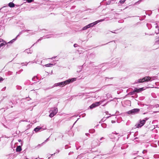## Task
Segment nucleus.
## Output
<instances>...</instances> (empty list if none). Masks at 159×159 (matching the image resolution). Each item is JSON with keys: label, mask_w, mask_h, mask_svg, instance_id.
<instances>
[{"label": "nucleus", "mask_w": 159, "mask_h": 159, "mask_svg": "<svg viewBox=\"0 0 159 159\" xmlns=\"http://www.w3.org/2000/svg\"><path fill=\"white\" fill-rule=\"evenodd\" d=\"M148 118H145L143 120H139V123L138 124H136L135 126L136 128H139L142 127L145 123L146 121L148 120Z\"/></svg>", "instance_id": "nucleus-1"}, {"label": "nucleus", "mask_w": 159, "mask_h": 159, "mask_svg": "<svg viewBox=\"0 0 159 159\" xmlns=\"http://www.w3.org/2000/svg\"><path fill=\"white\" fill-rule=\"evenodd\" d=\"M151 78L150 77L148 76L144 77L142 79H140L138 80L136 83H141L144 82H148L150 80Z\"/></svg>", "instance_id": "nucleus-2"}, {"label": "nucleus", "mask_w": 159, "mask_h": 159, "mask_svg": "<svg viewBox=\"0 0 159 159\" xmlns=\"http://www.w3.org/2000/svg\"><path fill=\"white\" fill-rule=\"evenodd\" d=\"M71 80H66L65 81L59 83H58L57 84L59 86H63L66 85V84H69L70 82H72Z\"/></svg>", "instance_id": "nucleus-3"}, {"label": "nucleus", "mask_w": 159, "mask_h": 159, "mask_svg": "<svg viewBox=\"0 0 159 159\" xmlns=\"http://www.w3.org/2000/svg\"><path fill=\"white\" fill-rule=\"evenodd\" d=\"M140 111V109L138 108H135L133 109L130 110L128 111L127 113L129 114H135V113H137L139 112Z\"/></svg>", "instance_id": "nucleus-4"}, {"label": "nucleus", "mask_w": 159, "mask_h": 159, "mask_svg": "<svg viewBox=\"0 0 159 159\" xmlns=\"http://www.w3.org/2000/svg\"><path fill=\"white\" fill-rule=\"evenodd\" d=\"M58 111V109L57 108H54L53 111H52L49 115V116L50 117H52L54 116Z\"/></svg>", "instance_id": "nucleus-5"}, {"label": "nucleus", "mask_w": 159, "mask_h": 159, "mask_svg": "<svg viewBox=\"0 0 159 159\" xmlns=\"http://www.w3.org/2000/svg\"><path fill=\"white\" fill-rule=\"evenodd\" d=\"M100 104V102H95L94 103H93L92 105H91L90 107V108L91 109H92L93 108H94L99 105Z\"/></svg>", "instance_id": "nucleus-6"}, {"label": "nucleus", "mask_w": 159, "mask_h": 159, "mask_svg": "<svg viewBox=\"0 0 159 159\" xmlns=\"http://www.w3.org/2000/svg\"><path fill=\"white\" fill-rule=\"evenodd\" d=\"M143 88H140L139 89H137V88H135V89L134 90L133 93H134L135 92H139L140 91H143Z\"/></svg>", "instance_id": "nucleus-7"}, {"label": "nucleus", "mask_w": 159, "mask_h": 159, "mask_svg": "<svg viewBox=\"0 0 159 159\" xmlns=\"http://www.w3.org/2000/svg\"><path fill=\"white\" fill-rule=\"evenodd\" d=\"M22 148L20 146H18L16 149V151L17 152H20Z\"/></svg>", "instance_id": "nucleus-8"}, {"label": "nucleus", "mask_w": 159, "mask_h": 159, "mask_svg": "<svg viewBox=\"0 0 159 159\" xmlns=\"http://www.w3.org/2000/svg\"><path fill=\"white\" fill-rule=\"evenodd\" d=\"M8 6L11 7H15V4L12 2H10L8 4Z\"/></svg>", "instance_id": "nucleus-9"}, {"label": "nucleus", "mask_w": 159, "mask_h": 159, "mask_svg": "<svg viewBox=\"0 0 159 159\" xmlns=\"http://www.w3.org/2000/svg\"><path fill=\"white\" fill-rule=\"evenodd\" d=\"M97 21H96L95 22V24H93V23H91V24H89L88 25V28H89V27H92L94 25H95V24H96L97 23Z\"/></svg>", "instance_id": "nucleus-10"}, {"label": "nucleus", "mask_w": 159, "mask_h": 159, "mask_svg": "<svg viewBox=\"0 0 159 159\" xmlns=\"http://www.w3.org/2000/svg\"><path fill=\"white\" fill-rule=\"evenodd\" d=\"M41 129V128L40 127H37L35 128L34 129V130L36 132H38L39 130H40Z\"/></svg>", "instance_id": "nucleus-11"}, {"label": "nucleus", "mask_w": 159, "mask_h": 159, "mask_svg": "<svg viewBox=\"0 0 159 159\" xmlns=\"http://www.w3.org/2000/svg\"><path fill=\"white\" fill-rule=\"evenodd\" d=\"M88 25H86V26L84 27H83V30H86L88 28Z\"/></svg>", "instance_id": "nucleus-12"}, {"label": "nucleus", "mask_w": 159, "mask_h": 159, "mask_svg": "<svg viewBox=\"0 0 159 159\" xmlns=\"http://www.w3.org/2000/svg\"><path fill=\"white\" fill-rule=\"evenodd\" d=\"M34 0H26L27 2L28 3H30L33 2Z\"/></svg>", "instance_id": "nucleus-13"}, {"label": "nucleus", "mask_w": 159, "mask_h": 159, "mask_svg": "<svg viewBox=\"0 0 159 159\" xmlns=\"http://www.w3.org/2000/svg\"><path fill=\"white\" fill-rule=\"evenodd\" d=\"M125 1V0H120V3H123Z\"/></svg>", "instance_id": "nucleus-14"}, {"label": "nucleus", "mask_w": 159, "mask_h": 159, "mask_svg": "<svg viewBox=\"0 0 159 159\" xmlns=\"http://www.w3.org/2000/svg\"><path fill=\"white\" fill-rule=\"evenodd\" d=\"M4 45V43H1L0 44V48L1 47H2V46H3Z\"/></svg>", "instance_id": "nucleus-15"}, {"label": "nucleus", "mask_w": 159, "mask_h": 159, "mask_svg": "<svg viewBox=\"0 0 159 159\" xmlns=\"http://www.w3.org/2000/svg\"><path fill=\"white\" fill-rule=\"evenodd\" d=\"M3 80V78L1 77H0V81H2Z\"/></svg>", "instance_id": "nucleus-16"}, {"label": "nucleus", "mask_w": 159, "mask_h": 159, "mask_svg": "<svg viewBox=\"0 0 159 159\" xmlns=\"http://www.w3.org/2000/svg\"><path fill=\"white\" fill-rule=\"evenodd\" d=\"M103 20H99L98 21V22H100L101 21H102Z\"/></svg>", "instance_id": "nucleus-17"}, {"label": "nucleus", "mask_w": 159, "mask_h": 159, "mask_svg": "<svg viewBox=\"0 0 159 159\" xmlns=\"http://www.w3.org/2000/svg\"><path fill=\"white\" fill-rule=\"evenodd\" d=\"M18 141L20 142L21 141V139H19V140H18Z\"/></svg>", "instance_id": "nucleus-18"}, {"label": "nucleus", "mask_w": 159, "mask_h": 159, "mask_svg": "<svg viewBox=\"0 0 159 159\" xmlns=\"http://www.w3.org/2000/svg\"><path fill=\"white\" fill-rule=\"evenodd\" d=\"M97 145H98L97 143H96V145H95V146H94V147L97 146Z\"/></svg>", "instance_id": "nucleus-19"}, {"label": "nucleus", "mask_w": 159, "mask_h": 159, "mask_svg": "<svg viewBox=\"0 0 159 159\" xmlns=\"http://www.w3.org/2000/svg\"><path fill=\"white\" fill-rule=\"evenodd\" d=\"M94 144V143L93 142H92V145H93Z\"/></svg>", "instance_id": "nucleus-20"}, {"label": "nucleus", "mask_w": 159, "mask_h": 159, "mask_svg": "<svg viewBox=\"0 0 159 159\" xmlns=\"http://www.w3.org/2000/svg\"><path fill=\"white\" fill-rule=\"evenodd\" d=\"M74 46L75 47V46H76V45H75V44L74 45Z\"/></svg>", "instance_id": "nucleus-21"}, {"label": "nucleus", "mask_w": 159, "mask_h": 159, "mask_svg": "<svg viewBox=\"0 0 159 159\" xmlns=\"http://www.w3.org/2000/svg\"><path fill=\"white\" fill-rule=\"evenodd\" d=\"M74 46L75 47V46H76V45H75V44L74 45Z\"/></svg>", "instance_id": "nucleus-22"}, {"label": "nucleus", "mask_w": 159, "mask_h": 159, "mask_svg": "<svg viewBox=\"0 0 159 159\" xmlns=\"http://www.w3.org/2000/svg\"><path fill=\"white\" fill-rule=\"evenodd\" d=\"M94 147H93V148H94V146H93Z\"/></svg>", "instance_id": "nucleus-23"}, {"label": "nucleus", "mask_w": 159, "mask_h": 159, "mask_svg": "<svg viewBox=\"0 0 159 159\" xmlns=\"http://www.w3.org/2000/svg\"><path fill=\"white\" fill-rule=\"evenodd\" d=\"M94 147H93V148H94V146H93Z\"/></svg>", "instance_id": "nucleus-24"}]
</instances>
